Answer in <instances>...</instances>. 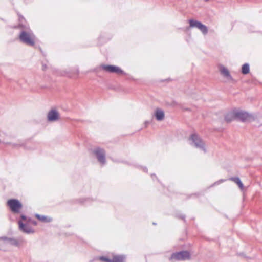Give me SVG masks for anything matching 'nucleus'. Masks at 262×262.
Listing matches in <instances>:
<instances>
[{
	"label": "nucleus",
	"mask_w": 262,
	"mask_h": 262,
	"mask_svg": "<svg viewBox=\"0 0 262 262\" xmlns=\"http://www.w3.org/2000/svg\"><path fill=\"white\" fill-rule=\"evenodd\" d=\"M19 38L27 45L33 46L35 45V36L32 33L22 31L19 34Z\"/></svg>",
	"instance_id": "obj_2"
},
{
	"label": "nucleus",
	"mask_w": 262,
	"mask_h": 262,
	"mask_svg": "<svg viewBox=\"0 0 262 262\" xmlns=\"http://www.w3.org/2000/svg\"><path fill=\"white\" fill-rule=\"evenodd\" d=\"M191 139L193 141L196 147L201 146V145L202 144L201 140L200 139V138L196 135H192L191 136Z\"/></svg>",
	"instance_id": "obj_10"
},
{
	"label": "nucleus",
	"mask_w": 262,
	"mask_h": 262,
	"mask_svg": "<svg viewBox=\"0 0 262 262\" xmlns=\"http://www.w3.org/2000/svg\"><path fill=\"white\" fill-rule=\"evenodd\" d=\"M99 260L103 262H111V258H108L106 257L102 256L99 258Z\"/></svg>",
	"instance_id": "obj_17"
},
{
	"label": "nucleus",
	"mask_w": 262,
	"mask_h": 262,
	"mask_svg": "<svg viewBox=\"0 0 262 262\" xmlns=\"http://www.w3.org/2000/svg\"><path fill=\"white\" fill-rule=\"evenodd\" d=\"M228 119H231V121H232V120H234V119H236V117H232L229 116Z\"/></svg>",
	"instance_id": "obj_20"
},
{
	"label": "nucleus",
	"mask_w": 262,
	"mask_h": 262,
	"mask_svg": "<svg viewBox=\"0 0 262 262\" xmlns=\"http://www.w3.org/2000/svg\"><path fill=\"white\" fill-rule=\"evenodd\" d=\"M242 72L243 74H247L249 72V66L248 64H244L242 66Z\"/></svg>",
	"instance_id": "obj_16"
},
{
	"label": "nucleus",
	"mask_w": 262,
	"mask_h": 262,
	"mask_svg": "<svg viewBox=\"0 0 262 262\" xmlns=\"http://www.w3.org/2000/svg\"><path fill=\"white\" fill-rule=\"evenodd\" d=\"M155 115L158 120H162L164 117V113L163 111L161 110H157Z\"/></svg>",
	"instance_id": "obj_11"
},
{
	"label": "nucleus",
	"mask_w": 262,
	"mask_h": 262,
	"mask_svg": "<svg viewBox=\"0 0 262 262\" xmlns=\"http://www.w3.org/2000/svg\"><path fill=\"white\" fill-rule=\"evenodd\" d=\"M221 73L226 77H229L230 76V73L227 69H226L225 67H221L220 69Z\"/></svg>",
	"instance_id": "obj_15"
},
{
	"label": "nucleus",
	"mask_w": 262,
	"mask_h": 262,
	"mask_svg": "<svg viewBox=\"0 0 262 262\" xmlns=\"http://www.w3.org/2000/svg\"><path fill=\"white\" fill-rule=\"evenodd\" d=\"M28 223H32V224H34V225H36V224L35 222H34V221H30L29 220V221H28Z\"/></svg>",
	"instance_id": "obj_19"
},
{
	"label": "nucleus",
	"mask_w": 262,
	"mask_h": 262,
	"mask_svg": "<svg viewBox=\"0 0 262 262\" xmlns=\"http://www.w3.org/2000/svg\"><path fill=\"white\" fill-rule=\"evenodd\" d=\"M7 205L13 213H19L23 207L21 203L17 199L8 200Z\"/></svg>",
	"instance_id": "obj_3"
},
{
	"label": "nucleus",
	"mask_w": 262,
	"mask_h": 262,
	"mask_svg": "<svg viewBox=\"0 0 262 262\" xmlns=\"http://www.w3.org/2000/svg\"><path fill=\"white\" fill-rule=\"evenodd\" d=\"M35 216L37 219L42 222H50L51 221V219L48 216L40 215L38 214H36Z\"/></svg>",
	"instance_id": "obj_12"
},
{
	"label": "nucleus",
	"mask_w": 262,
	"mask_h": 262,
	"mask_svg": "<svg viewBox=\"0 0 262 262\" xmlns=\"http://www.w3.org/2000/svg\"><path fill=\"white\" fill-rule=\"evenodd\" d=\"M236 117V119L243 121H250L252 119V116L248 113L242 111H234L228 113L225 116V120L227 122L231 121V119H228V117Z\"/></svg>",
	"instance_id": "obj_1"
},
{
	"label": "nucleus",
	"mask_w": 262,
	"mask_h": 262,
	"mask_svg": "<svg viewBox=\"0 0 262 262\" xmlns=\"http://www.w3.org/2000/svg\"><path fill=\"white\" fill-rule=\"evenodd\" d=\"M18 225L19 229L24 232H26L27 233H33L34 232L33 229L30 227L28 225V224H25L22 223L21 221H19Z\"/></svg>",
	"instance_id": "obj_8"
},
{
	"label": "nucleus",
	"mask_w": 262,
	"mask_h": 262,
	"mask_svg": "<svg viewBox=\"0 0 262 262\" xmlns=\"http://www.w3.org/2000/svg\"><path fill=\"white\" fill-rule=\"evenodd\" d=\"M21 222H23V221L24 222H26L27 221V217L25 216V215H21Z\"/></svg>",
	"instance_id": "obj_18"
},
{
	"label": "nucleus",
	"mask_w": 262,
	"mask_h": 262,
	"mask_svg": "<svg viewBox=\"0 0 262 262\" xmlns=\"http://www.w3.org/2000/svg\"><path fill=\"white\" fill-rule=\"evenodd\" d=\"M190 257L189 253L187 251H182L173 253L171 255L170 260L171 261L185 260Z\"/></svg>",
	"instance_id": "obj_4"
},
{
	"label": "nucleus",
	"mask_w": 262,
	"mask_h": 262,
	"mask_svg": "<svg viewBox=\"0 0 262 262\" xmlns=\"http://www.w3.org/2000/svg\"><path fill=\"white\" fill-rule=\"evenodd\" d=\"M124 258L121 255H114L111 258V262H124Z\"/></svg>",
	"instance_id": "obj_14"
},
{
	"label": "nucleus",
	"mask_w": 262,
	"mask_h": 262,
	"mask_svg": "<svg viewBox=\"0 0 262 262\" xmlns=\"http://www.w3.org/2000/svg\"><path fill=\"white\" fill-rule=\"evenodd\" d=\"M94 152L100 163L104 164L105 162V152L103 149L97 148Z\"/></svg>",
	"instance_id": "obj_7"
},
{
	"label": "nucleus",
	"mask_w": 262,
	"mask_h": 262,
	"mask_svg": "<svg viewBox=\"0 0 262 262\" xmlns=\"http://www.w3.org/2000/svg\"><path fill=\"white\" fill-rule=\"evenodd\" d=\"M189 24L191 27H196L199 29L200 31L204 34L207 33L208 29L207 27L199 21L193 20H190Z\"/></svg>",
	"instance_id": "obj_5"
},
{
	"label": "nucleus",
	"mask_w": 262,
	"mask_h": 262,
	"mask_svg": "<svg viewBox=\"0 0 262 262\" xmlns=\"http://www.w3.org/2000/svg\"><path fill=\"white\" fill-rule=\"evenodd\" d=\"M58 118V113L57 111H51L48 115V119L50 121H54Z\"/></svg>",
	"instance_id": "obj_9"
},
{
	"label": "nucleus",
	"mask_w": 262,
	"mask_h": 262,
	"mask_svg": "<svg viewBox=\"0 0 262 262\" xmlns=\"http://www.w3.org/2000/svg\"><path fill=\"white\" fill-rule=\"evenodd\" d=\"M230 180L232 181H233L234 182H235V183H236L238 187L240 188L241 189H243L244 188V186H243V183H242V182L241 181L240 179L238 177H233V178H231L230 179Z\"/></svg>",
	"instance_id": "obj_13"
},
{
	"label": "nucleus",
	"mask_w": 262,
	"mask_h": 262,
	"mask_svg": "<svg viewBox=\"0 0 262 262\" xmlns=\"http://www.w3.org/2000/svg\"><path fill=\"white\" fill-rule=\"evenodd\" d=\"M100 67L103 70L110 73H116L117 74L122 73V71L119 67L115 66L102 64Z\"/></svg>",
	"instance_id": "obj_6"
}]
</instances>
